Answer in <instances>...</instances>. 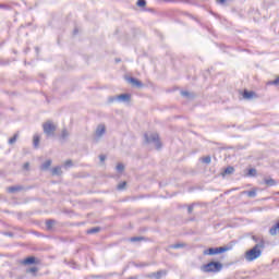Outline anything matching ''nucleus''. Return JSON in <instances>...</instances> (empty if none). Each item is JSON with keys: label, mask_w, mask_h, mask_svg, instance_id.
Wrapping results in <instances>:
<instances>
[{"label": "nucleus", "mask_w": 279, "mask_h": 279, "mask_svg": "<svg viewBox=\"0 0 279 279\" xmlns=\"http://www.w3.org/2000/svg\"><path fill=\"white\" fill-rule=\"evenodd\" d=\"M138 8H145V5H147V1L145 0H137V3Z\"/></svg>", "instance_id": "393cba45"}, {"label": "nucleus", "mask_w": 279, "mask_h": 279, "mask_svg": "<svg viewBox=\"0 0 279 279\" xmlns=\"http://www.w3.org/2000/svg\"><path fill=\"white\" fill-rule=\"evenodd\" d=\"M24 190L25 187L23 185H14V186L8 187L9 193H19L20 191H24Z\"/></svg>", "instance_id": "1a4fd4ad"}, {"label": "nucleus", "mask_w": 279, "mask_h": 279, "mask_svg": "<svg viewBox=\"0 0 279 279\" xmlns=\"http://www.w3.org/2000/svg\"><path fill=\"white\" fill-rule=\"evenodd\" d=\"M53 223H56L54 220H47V221H46V228H47V230H51V228H53Z\"/></svg>", "instance_id": "b1692460"}, {"label": "nucleus", "mask_w": 279, "mask_h": 279, "mask_svg": "<svg viewBox=\"0 0 279 279\" xmlns=\"http://www.w3.org/2000/svg\"><path fill=\"white\" fill-rule=\"evenodd\" d=\"M144 138L146 143H154L156 149H161L162 144L160 143V136L158 133H145Z\"/></svg>", "instance_id": "f03ea898"}, {"label": "nucleus", "mask_w": 279, "mask_h": 279, "mask_svg": "<svg viewBox=\"0 0 279 279\" xmlns=\"http://www.w3.org/2000/svg\"><path fill=\"white\" fill-rule=\"evenodd\" d=\"M272 84H274L275 86H279V76H278L275 81H272Z\"/></svg>", "instance_id": "4c0bfd02"}, {"label": "nucleus", "mask_w": 279, "mask_h": 279, "mask_svg": "<svg viewBox=\"0 0 279 279\" xmlns=\"http://www.w3.org/2000/svg\"><path fill=\"white\" fill-rule=\"evenodd\" d=\"M99 160H100V162H105L106 161V156L105 155H100L99 156Z\"/></svg>", "instance_id": "c9c22d12"}, {"label": "nucleus", "mask_w": 279, "mask_h": 279, "mask_svg": "<svg viewBox=\"0 0 279 279\" xmlns=\"http://www.w3.org/2000/svg\"><path fill=\"white\" fill-rule=\"evenodd\" d=\"M248 175H252V177L256 175V169L251 168V169L248 170Z\"/></svg>", "instance_id": "2f4dec72"}, {"label": "nucleus", "mask_w": 279, "mask_h": 279, "mask_svg": "<svg viewBox=\"0 0 279 279\" xmlns=\"http://www.w3.org/2000/svg\"><path fill=\"white\" fill-rule=\"evenodd\" d=\"M264 184H266V186H276L278 184V181L271 178H265Z\"/></svg>", "instance_id": "9d476101"}, {"label": "nucleus", "mask_w": 279, "mask_h": 279, "mask_svg": "<svg viewBox=\"0 0 279 279\" xmlns=\"http://www.w3.org/2000/svg\"><path fill=\"white\" fill-rule=\"evenodd\" d=\"M201 160H202V162H204L205 165H210V156L203 157Z\"/></svg>", "instance_id": "a878e982"}, {"label": "nucleus", "mask_w": 279, "mask_h": 279, "mask_svg": "<svg viewBox=\"0 0 279 279\" xmlns=\"http://www.w3.org/2000/svg\"><path fill=\"white\" fill-rule=\"evenodd\" d=\"M19 141V133H15L13 137L9 138V145H14Z\"/></svg>", "instance_id": "aec40b11"}, {"label": "nucleus", "mask_w": 279, "mask_h": 279, "mask_svg": "<svg viewBox=\"0 0 279 279\" xmlns=\"http://www.w3.org/2000/svg\"><path fill=\"white\" fill-rule=\"evenodd\" d=\"M99 228H93V229H89L87 232L88 234H97V232H99Z\"/></svg>", "instance_id": "c85d7f7f"}, {"label": "nucleus", "mask_w": 279, "mask_h": 279, "mask_svg": "<svg viewBox=\"0 0 279 279\" xmlns=\"http://www.w3.org/2000/svg\"><path fill=\"white\" fill-rule=\"evenodd\" d=\"M69 136H70L69 131L66 129H63L61 132V138L63 141H66V138H69Z\"/></svg>", "instance_id": "4be33fe9"}, {"label": "nucleus", "mask_w": 279, "mask_h": 279, "mask_svg": "<svg viewBox=\"0 0 279 279\" xmlns=\"http://www.w3.org/2000/svg\"><path fill=\"white\" fill-rule=\"evenodd\" d=\"M243 194L247 195V197H256V190L244 191Z\"/></svg>", "instance_id": "412c9836"}, {"label": "nucleus", "mask_w": 279, "mask_h": 279, "mask_svg": "<svg viewBox=\"0 0 279 279\" xmlns=\"http://www.w3.org/2000/svg\"><path fill=\"white\" fill-rule=\"evenodd\" d=\"M253 97H254V92L244 90V93H243L244 99H252Z\"/></svg>", "instance_id": "6ab92c4d"}, {"label": "nucleus", "mask_w": 279, "mask_h": 279, "mask_svg": "<svg viewBox=\"0 0 279 279\" xmlns=\"http://www.w3.org/2000/svg\"><path fill=\"white\" fill-rule=\"evenodd\" d=\"M23 169H25L27 171L29 169V162H25L23 166Z\"/></svg>", "instance_id": "58836bf2"}, {"label": "nucleus", "mask_w": 279, "mask_h": 279, "mask_svg": "<svg viewBox=\"0 0 279 279\" xmlns=\"http://www.w3.org/2000/svg\"><path fill=\"white\" fill-rule=\"evenodd\" d=\"M33 145H34L35 149H38V146L40 145V135L35 134L33 136Z\"/></svg>", "instance_id": "f8f14e48"}, {"label": "nucleus", "mask_w": 279, "mask_h": 279, "mask_svg": "<svg viewBox=\"0 0 279 279\" xmlns=\"http://www.w3.org/2000/svg\"><path fill=\"white\" fill-rule=\"evenodd\" d=\"M129 82L133 85L136 86V88H142L143 83L134 77H130Z\"/></svg>", "instance_id": "9b49d317"}, {"label": "nucleus", "mask_w": 279, "mask_h": 279, "mask_svg": "<svg viewBox=\"0 0 279 279\" xmlns=\"http://www.w3.org/2000/svg\"><path fill=\"white\" fill-rule=\"evenodd\" d=\"M221 269H223V264L219 263V262H210V272L211 274H219V271H221Z\"/></svg>", "instance_id": "0eeeda50"}, {"label": "nucleus", "mask_w": 279, "mask_h": 279, "mask_svg": "<svg viewBox=\"0 0 279 279\" xmlns=\"http://www.w3.org/2000/svg\"><path fill=\"white\" fill-rule=\"evenodd\" d=\"M131 97L132 96L130 94H122V95H119V96H116V97H110L109 102L110 104H114V101L128 102V101H130Z\"/></svg>", "instance_id": "20e7f679"}, {"label": "nucleus", "mask_w": 279, "mask_h": 279, "mask_svg": "<svg viewBox=\"0 0 279 279\" xmlns=\"http://www.w3.org/2000/svg\"><path fill=\"white\" fill-rule=\"evenodd\" d=\"M234 173V167L229 166L228 168L225 169L222 175H232Z\"/></svg>", "instance_id": "dca6fc26"}, {"label": "nucleus", "mask_w": 279, "mask_h": 279, "mask_svg": "<svg viewBox=\"0 0 279 279\" xmlns=\"http://www.w3.org/2000/svg\"><path fill=\"white\" fill-rule=\"evenodd\" d=\"M116 62H121V59H116Z\"/></svg>", "instance_id": "79ce46f5"}, {"label": "nucleus", "mask_w": 279, "mask_h": 279, "mask_svg": "<svg viewBox=\"0 0 279 279\" xmlns=\"http://www.w3.org/2000/svg\"><path fill=\"white\" fill-rule=\"evenodd\" d=\"M51 174L52 175H62V167L57 166V167L52 168Z\"/></svg>", "instance_id": "ddd939ff"}, {"label": "nucleus", "mask_w": 279, "mask_h": 279, "mask_svg": "<svg viewBox=\"0 0 279 279\" xmlns=\"http://www.w3.org/2000/svg\"><path fill=\"white\" fill-rule=\"evenodd\" d=\"M104 134H106V125L99 124L96 129L94 141L98 143Z\"/></svg>", "instance_id": "423d86ee"}, {"label": "nucleus", "mask_w": 279, "mask_h": 279, "mask_svg": "<svg viewBox=\"0 0 279 279\" xmlns=\"http://www.w3.org/2000/svg\"><path fill=\"white\" fill-rule=\"evenodd\" d=\"M51 159L46 160L41 166L40 169L41 171H47L49 169V167H51Z\"/></svg>", "instance_id": "4468645a"}, {"label": "nucleus", "mask_w": 279, "mask_h": 279, "mask_svg": "<svg viewBox=\"0 0 279 279\" xmlns=\"http://www.w3.org/2000/svg\"><path fill=\"white\" fill-rule=\"evenodd\" d=\"M182 97H185L186 99H193V97H195V95L191 94L190 92L186 90H182L181 92Z\"/></svg>", "instance_id": "f3484780"}, {"label": "nucleus", "mask_w": 279, "mask_h": 279, "mask_svg": "<svg viewBox=\"0 0 279 279\" xmlns=\"http://www.w3.org/2000/svg\"><path fill=\"white\" fill-rule=\"evenodd\" d=\"M0 8H5V4H0Z\"/></svg>", "instance_id": "a19ab883"}, {"label": "nucleus", "mask_w": 279, "mask_h": 279, "mask_svg": "<svg viewBox=\"0 0 279 279\" xmlns=\"http://www.w3.org/2000/svg\"><path fill=\"white\" fill-rule=\"evenodd\" d=\"M116 169H117V171H119V173H121L125 169V166H123V163H118Z\"/></svg>", "instance_id": "bb28decb"}, {"label": "nucleus", "mask_w": 279, "mask_h": 279, "mask_svg": "<svg viewBox=\"0 0 279 279\" xmlns=\"http://www.w3.org/2000/svg\"><path fill=\"white\" fill-rule=\"evenodd\" d=\"M232 250V245H225L220 247H211L210 248V256H215L217 254H223V252H230Z\"/></svg>", "instance_id": "39448f33"}, {"label": "nucleus", "mask_w": 279, "mask_h": 279, "mask_svg": "<svg viewBox=\"0 0 279 279\" xmlns=\"http://www.w3.org/2000/svg\"><path fill=\"white\" fill-rule=\"evenodd\" d=\"M204 255H205V256H210V248L205 250V251H204Z\"/></svg>", "instance_id": "e433bc0d"}, {"label": "nucleus", "mask_w": 279, "mask_h": 279, "mask_svg": "<svg viewBox=\"0 0 279 279\" xmlns=\"http://www.w3.org/2000/svg\"><path fill=\"white\" fill-rule=\"evenodd\" d=\"M73 34H74V35L77 34V28L74 29Z\"/></svg>", "instance_id": "ea45409f"}, {"label": "nucleus", "mask_w": 279, "mask_h": 279, "mask_svg": "<svg viewBox=\"0 0 279 279\" xmlns=\"http://www.w3.org/2000/svg\"><path fill=\"white\" fill-rule=\"evenodd\" d=\"M69 167H73V161H72L71 159H69V160H66V161L64 162V168H65V169H69Z\"/></svg>", "instance_id": "cd10ccee"}, {"label": "nucleus", "mask_w": 279, "mask_h": 279, "mask_svg": "<svg viewBox=\"0 0 279 279\" xmlns=\"http://www.w3.org/2000/svg\"><path fill=\"white\" fill-rule=\"evenodd\" d=\"M265 248V243L260 242L254 246V248H251L245 252L244 258L247 260V263H252L256 260V258H260L263 256V250Z\"/></svg>", "instance_id": "f257e3e1"}, {"label": "nucleus", "mask_w": 279, "mask_h": 279, "mask_svg": "<svg viewBox=\"0 0 279 279\" xmlns=\"http://www.w3.org/2000/svg\"><path fill=\"white\" fill-rule=\"evenodd\" d=\"M44 134L48 136H54L56 134V125L51 121H47L43 124Z\"/></svg>", "instance_id": "7ed1b4c3"}, {"label": "nucleus", "mask_w": 279, "mask_h": 279, "mask_svg": "<svg viewBox=\"0 0 279 279\" xmlns=\"http://www.w3.org/2000/svg\"><path fill=\"white\" fill-rule=\"evenodd\" d=\"M34 263H36V257L34 256H29L23 260V265H34Z\"/></svg>", "instance_id": "2eb2a0df"}, {"label": "nucleus", "mask_w": 279, "mask_h": 279, "mask_svg": "<svg viewBox=\"0 0 279 279\" xmlns=\"http://www.w3.org/2000/svg\"><path fill=\"white\" fill-rule=\"evenodd\" d=\"M182 247H186V244H184V243H177V244H172L171 245L172 250H180Z\"/></svg>", "instance_id": "5701e85b"}, {"label": "nucleus", "mask_w": 279, "mask_h": 279, "mask_svg": "<svg viewBox=\"0 0 279 279\" xmlns=\"http://www.w3.org/2000/svg\"><path fill=\"white\" fill-rule=\"evenodd\" d=\"M126 184L128 183L125 181L120 183V184H118V191H123V189H125Z\"/></svg>", "instance_id": "7c9ffc66"}, {"label": "nucleus", "mask_w": 279, "mask_h": 279, "mask_svg": "<svg viewBox=\"0 0 279 279\" xmlns=\"http://www.w3.org/2000/svg\"><path fill=\"white\" fill-rule=\"evenodd\" d=\"M201 270L204 271L205 274H210V263H207L206 265H203L201 267Z\"/></svg>", "instance_id": "a211bd4d"}, {"label": "nucleus", "mask_w": 279, "mask_h": 279, "mask_svg": "<svg viewBox=\"0 0 279 279\" xmlns=\"http://www.w3.org/2000/svg\"><path fill=\"white\" fill-rule=\"evenodd\" d=\"M163 276H167V270H158L157 272H151L147 275V278H155V279H160Z\"/></svg>", "instance_id": "6e6552de"}, {"label": "nucleus", "mask_w": 279, "mask_h": 279, "mask_svg": "<svg viewBox=\"0 0 279 279\" xmlns=\"http://www.w3.org/2000/svg\"><path fill=\"white\" fill-rule=\"evenodd\" d=\"M29 274H36V271H38L37 267H32L27 270Z\"/></svg>", "instance_id": "473e14b6"}, {"label": "nucleus", "mask_w": 279, "mask_h": 279, "mask_svg": "<svg viewBox=\"0 0 279 279\" xmlns=\"http://www.w3.org/2000/svg\"><path fill=\"white\" fill-rule=\"evenodd\" d=\"M193 208H194L193 205H190V206L187 207V213H189V215H191V213H193Z\"/></svg>", "instance_id": "f704fd0d"}, {"label": "nucleus", "mask_w": 279, "mask_h": 279, "mask_svg": "<svg viewBox=\"0 0 279 279\" xmlns=\"http://www.w3.org/2000/svg\"><path fill=\"white\" fill-rule=\"evenodd\" d=\"M227 2L228 0H217V3H219L220 5H226Z\"/></svg>", "instance_id": "72a5a7b5"}, {"label": "nucleus", "mask_w": 279, "mask_h": 279, "mask_svg": "<svg viewBox=\"0 0 279 279\" xmlns=\"http://www.w3.org/2000/svg\"><path fill=\"white\" fill-rule=\"evenodd\" d=\"M138 241H143V236H133V238H131L132 243H136Z\"/></svg>", "instance_id": "c756f323"}]
</instances>
